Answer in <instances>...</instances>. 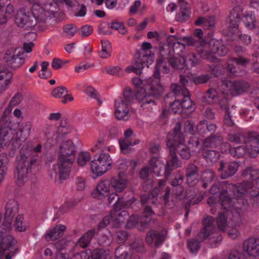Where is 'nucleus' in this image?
<instances>
[{
	"instance_id": "1",
	"label": "nucleus",
	"mask_w": 259,
	"mask_h": 259,
	"mask_svg": "<svg viewBox=\"0 0 259 259\" xmlns=\"http://www.w3.org/2000/svg\"><path fill=\"white\" fill-rule=\"evenodd\" d=\"M247 183L235 185L228 184L226 181L213 185L210 189L212 194L217 193L222 188L219 195V200L222 207L226 211V215H231L230 219L235 222L240 221L242 214L246 212L248 203L242 198L249 189H259V170L252 167L245 169L242 174Z\"/></svg>"
},
{
	"instance_id": "2",
	"label": "nucleus",
	"mask_w": 259,
	"mask_h": 259,
	"mask_svg": "<svg viewBox=\"0 0 259 259\" xmlns=\"http://www.w3.org/2000/svg\"><path fill=\"white\" fill-rule=\"evenodd\" d=\"M75 147L70 140L63 142L60 146L58 162L53 165V172L50 174L52 179L58 178L63 181L69 178L71 164L75 158Z\"/></svg>"
},
{
	"instance_id": "3",
	"label": "nucleus",
	"mask_w": 259,
	"mask_h": 259,
	"mask_svg": "<svg viewBox=\"0 0 259 259\" xmlns=\"http://www.w3.org/2000/svg\"><path fill=\"white\" fill-rule=\"evenodd\" d=\"M182 40L188 46H194L202 58L211 62L215 61V54L222 57L228 52L227 48L215 39H212L207 42L204 40H196L192 37H183Z\"/></svg>"
},
{
	"instance_id": "4",
	"label": "nucleus",
	"mask_w": 259,
	"mask_h": 259,
	"mask_svg": "<svg viewBox=\"0 0 259 259\" xmlns=\"http://www.w3.org/2000/svg\"><path fill=\"white\" fill-rule=\"evenodd\" d=\"M51 4L46 5L47 9L35 5L32 12H26L24 9H20L17 12L15 22L17 25L26 29L35 26L37 22H44L48 17L52 15Z\"/></svg>"
},
{
	"instance_id": "5",
	"label": "nucleus",
	"mask_w": 259,
	"mask_h": 259,
	"mask_svg": "<svg viewBox=\"0 0 259 259\" xmlns=\"http://www.w3.org/2000/svg\"><path fill=\"white\" fill-rule=\"evenodd\" d=\"M37 156L31 153L21 154L16 162V183L19 186H22L28 182L31 169L36 162Z\"/></svg>"
},
{
	"instance_id": "6",
	"label": "nucleus",
	"mask_w": 259,
	"mask_h": 259,
	"mask_svg": "<svg viewBox=\"0 0 259 259\" xmlns=\"http://www.w3.org/2000/svg\"><path fill=\"white\" fill-rule=\"evenodd\" d=\"M227 139L236 144L245 143L246 147H249L248 148V154L251 157L254 158L259 154V139L255 132L248 133L245 137L240 133L230 134Z\"/></svg>"
},
{
	"instance_id": "7",
	"label": "nucleus",
	"mask_w": 259,
	"mask_h": 259,
	"mask_svg": "<svg viewBox=\"0 0 259 259\" xmlns=\"http://www.w3.org/2000/svg\"><path fill=\"white\" fill-rule=\"evenodd\" d=\"M135 99V94L129 88H125L123 97H119L114 102L115 116L117 119L126 121L130 118L129 105Z\"/></svg>"
},
{
	"instance_id": "8",
	"label": "nucleus",
	"mask_w": 259,
	"mask_h": 259,
	"mask_svg": "<svg viewBox=\"0 0 259 259\" xmlns=\"http://www.w3.org/2000/svg\"><path fill=\"white\" fill-rule=\"evenodd\" d=\"M164 59V58H162L157 60L153 76L150 77L148 80L147 89L151 90L152 94L154 95H161L164 91L163 86L160 83V72L167 73L169 71V68L167 66Z\"/></svg>"
},
{
	"instance_id": "9",
	"label": "nucleus",
	"mask_w": 259,
	"mask_h": 259,
	"mask_svg": "<svg viewBox=\"0 0 259 259\" xmlns=\"http://www.w3.org/2000/svg\"><path fill=\"white\" fill-rule=\"evenodd\" d=\"M204 227L199 232L198 238L199 241H203L206 239L209 236L210 237V244L211 247H215L218 246L222 241V237L220 235L211 236L215 231L214 225V219L212 217L207 216L203 222Z\"/></svg>"
},
{
	"instance_id": "10",
	"label": "nucleus",
	"mask_w": 259,
	"mask_h": 259,
	"mask_svg": "<svg viewBox=\"0 0 259 259\" xmlns=\"http://www.w3.org/2000/svg\"><path fill=\"white\" fill-rule=\"evenodd\" d=\"M170 136L171 141L175 144V151H177L180 155L182 158L188 159L191 157V153L189 148L185 145V138L183 134L181 132V124L178 122L173 129L172 134H169Z\"/></svg>"
},
{
	"instance_id": "11",
	"label": "nucleus",
	"mask_w": 259,
	"mask_h": 259,
	"mask_svg": "<svg viewBox=\"0 0 259 259\" xmlns=\"http://www.w3.org/2000/svg\"><path fill=\"white\" fill-rule=\"evenodd\" d=\"M149 78L143 81L138 77H135L133 79V83L137 88L144 89V93L145 94L142 97V95L140 93H137L136 96L135 95V97L139 101V103L140 105V107L143 109H146L150 108L152 106L155 104V102L151 97H156L159 95H154L152 93L151 90L147 89V85L148 84V80Z\"/></svg>"
},
{
	"instance_id": "12",
	"label": "nucleus",
	"mask_w": 259,
	"mask_h": 259,
	"mask_svg": "<svg viewBox=\"0 0 259 259\" xmlns=\"http://www.w3.org/2000/svg\"><path fill=\"white\" fill-rule=\"evenodd\" d=\"M112 163V160L109 153H100L91 162V171L96 177L102 176L110 169Z\"/></svg>"
},
{
	"instance_id": "13",
	"label": "nucleus",
	"mask_w": 259,
	"mask_h": 259,
	"mask_svg": "<svg viewBox=\"0 0 259 259\" xmlns=\"http://www.w3.org/2000/svg\"><path fill=\"white\" fill-rule=\"evenodd\" d=\"M117 209L112 210L109 214L105 217L98 226L99 229L105 228L110 224L113 228H118L128 219V213L127 211H119Z\"/></svg>"
},
{
	"instance_id": "14",
	"label": "nucleus",
	"mask_w": 259,
	"mask_h": 259,
	"mask_svg": "<svg viewBox=\"0 0 259 259\" xmlns=\"http://www.w3.org/2000/svg\"><path fill=\"white\" fill-rule=\"evenodd\" d=\"M203 101L209 104L218 105L223 109L226 107L228 104L226 93L224 90L221 89V85L217 89L211 88L208 89L204 94Z\"/></svg>"
},
{
	"instance_id": "15",
	"label": "nucleus",
	"mask_w": 259,
	"mask_h": 259,
	"mask_svg": "<svg viewBox=\"0 0 259 259\" xmlns=\"http://www.w3.org/2000/svg\"><path fill=\"white\" fill-rule=\"evenodd\" d=\"M13 108L8 105L5 109L0 119V149L3 143L5 145L10 142L13 137L10 133L11 131V122L9 119V115L12 112Z\"/></svg>"
},
{
	"instance_id": "16",
	"label": "nucleus",
	"mask_w": 259,
	"mask_h": 259,
	"mask_svg": "<svg viewBox=\"0 0 259 259\" xmlns=\"http://www.w3.org/2000/svg\"><path fill=\"white\" fill-rule=\"evenodd\" d=\"M175 143L171 141L170 136H168L166 142V145L169 149V157L166 161L165 165V170L163 175L165 177L167 178L170 175L171 171L182 166L181 161L179 159L175 151Z\"/></svg>"
},
{
	"instance_id": "17",
	"label": "nucleus",
	"mask_w": 259,
	"mask_h": 259,
	"mask_svg": "<svg viewBox=\"0 0 259 259\" xmlns=\"http://www.w3.org/2000/svg\"><path fill=\"white\" fill-rule=\"evenodd\" d=\"M247 83L243 81L224 80L221 84V89L224 90L226 97L230 93L232 96H237L246 91L249 88Z\"/></svg>"
},
{
	"instance_id": "18",
	"label": "nucleus",
	"mask_w": 259,
	"mask_h": 259,
	"mask_svg": "<svg viewBox=\"0 0 259 259\" xmlns=\"http://www.w3.org/2000/svg\"><path fill=\"white\" fill-rule=\"evenodd\" d=\"M19 211L18 202L14 199H11L8 201L5 207V214L3 222V229L7 230H11L12 222L14 217Z\"/></svg>"
},
{
	"instance_id": "19",
	"label": "nucleus",
	"mask_w": 259,
	"mask_h": 259,
	"mask_svg": "<svg viewBox=\"0 0 259 259\" xmlns=\"http://www.w3.org/2000/svg\"><path fill=\"white\" fill-rule=\"evenodd\" d=\"M118 192H114L108 194V201L109 204H111L115 200L113 205L115 209L120 210L122 208L130 207L132 204L136 201L134 194L133 191H130L129 198L123 196L119 197Z\"/></svg>"
},
{
	"instance_id": "20",
	"label": "nucleus",
	"mask_w": 259,
	"mask_h": 259,
	"mask_svg": "<svg viewBox=\"0 0 259 259\" xmlns=\"http://www.w3.org/2000/svg\"><path fill=\"white\" fill-rule=\"evenodd\" d=\"M171 89L176 96L183 97L181 102L182 110L193 108V102L191 100L190 93L186 88H182L178 84H172L171 85Z\"/></svg>"
},
{
	"instance_id": "21",
	"label": "nucleus",
	"mask_w": 259,
	"mask_h": 259,
	"mask_svg": "<svg viewBox=\"0 0 259 259\" xmlns=\"http://www.w3.org/2000/svg\"><path fill=\"white\" fill-rule=\"evenodd\" d=\"M242 249L250 256H259V238L250 237L245 240L242 244Z\"/></svg>"
},
{
	"instance_id": "22",
	"label": "nucleus",
	"mask_w": 259,
	"mask_h": 259,
	"mask_svg": "<svg viewBox=\"0 0 259 259\" xmlns=\"http://www.w3.org/2000/svg\"><path fill=\"white\" fill-rule=\"evenodd\" d=\"M14 50H8L4 58L7 65L13 69H17L20 67L24 63V59L21 55L16 54Z\"/></svg>"
},
{
	"instance_id": "23",
	"label": "nucleus",
	"mask_w": 259,
	"mask_h": 259,
	"mask_svg": "<svg viewBox=\"0 0 259 259\" xmlns=\"http://www.w3.org/2000/svg\"><path fill=\"white\" fill-rule=\"evenodd\" d=\"M239 167V164L235 161L225 162L224 161L220 162V166L218 170L220 172V177L222 179H226L234 175Z\"/></svg>"
},
{
	"instance_id": "24",
	"label": "nucleus",
	"mask_w": 259,
	"mask_h": 259,
	"mask_svg": "<svg viewBox=\"0 0 259 259\" xmlns=\"http://www.w3.org/2000/svg\"><path fill=\"white\" fill-rule=\"evenodd\" d=\"M110 185L108 180L100 181L97 185L95 189L92 193L93 198L97 199H103L108 195L110 192Z\"/></svg>"
},
{
	"instance_id": "25",
	"label": "nucleus",
	"mask_w": 259,
	"mask_h": 259,
	"mask_svg": "<svg viewBox=\"0 0 259 259\" xmlns=\"http://www.w3.org/2000/svg\"><path fill=\"white\" fill-rule=\"evenodd\" d=\"M110 185L116 192H122L127 186V178L123 172H119L117 176L111 178Z\"/></svg>"
},
{
	"instance_id": "26",
	"label": "nucleus",
	"mask_w": 259,
	"mask_h": 259,
	"mask_svg": "<svg viewBox=\"0 0 259 259\" xmlns=\"http://www.w3.org/2000/svg\"><path fill=\"white\" fill-rule=\"evenodd\" d=\"M186 183L190 187L194 186L198 182L199 175L197 166L193 163L189 164L186 168Z\"/></svg>"
},
{
	"instance_id": "27",
	"label": "nucleus",
	"mask_w": 259,
	"mask_h": 259,
	"mask_svg": "<svg viewBox=\"0 0 259 259\" xmlns=\"http://www.w3.org/2000/svg\"><path fill=\"white\" fill-rule=\"evenodd\" d=\"M95 233L96 232L94 229H91L88 231L80 238L78 239L74 247L69 250L70 251H77L78 247H87L90 243L91 240L95 235Z\"/></svg>"
},
{
	"instance_id": "28",
	"label": "nucleus",
	"mask_w": 259,
	"mask_h": 259,
	"mask_svg": "<svg viewBox=\"0 0 259 259\" xmlns=\"http://www.w3.org/2000/svg\"><path fill=\"white\" fill-rule=\"evenodd\" d=\"M13 75V73L8 69H0V95L11 84Z\"/></svg>"
},
{
	"instance_id": "29",
	"label": "nucleus",
	"mask_w": 259,
	"mask_h": 259,
	"mask_svg": "<svg viewBox=\"0 0 259 259\" xmlns=\"http://www.w3.org/2000/svg\"><path fill=\"white\" fill-rule=\"evenodd\" d=\"M66 227L59 225L51 229L44 235V238L47 241H54L60 238L63 235Z\"/></svg>"
},
{
	"instance_id": "30",
	"label": "nucleus",
	"mask_w": 259,
	"mask_h": 259,
	"mask_svg": "<svg viewBox=\"0 0 259 259\" xmlns=\"http://www.w3.org/2000/svg\"><path fill=\"white\" fill-rule=\"evenodd\" d=\"M166 40L168 46L172 47V52L176 55L182 53L185 49V45L179 41L182 40V38H179L176 35L168 36Z\"/></svg>"
},
{
	"instance_id": "31",
	"label": "nucleus",
	"mask_w": 259,
	"mask_h": 259,
	"mask_svg": "<svg viewBox=\"0 0 259 259\" xmlns=\"http://www.w3.org/2000/svg\"><path fill=\"white\" fill-rule=\"evenodd\" d=\"M180 10V12L177 14L176 20L180 22L186 21L189 18L191 11L188 4L185 0H179Z\"/></svg>"
},
{
	"instance_id": "32",
	"label": "nucleus",
	"mask_w": 259,
	"mask_h": 259,
	"mask_svg": "<svg viewBox=\"0 0 259 259\" xmlns=\"http://www.w3.org/2000/svg\"><path fill=\"white\" fill-rule=\"evenodd\" d=\"M150 168L157 176H161L163 174L164 161L158 157H152L149 161Z\"/></svg>"
},
{
	"instance_id": "33",
	"label": "nucleus",
	"mask_w": 259,
	"mask_h": 259,
	"mask_svg": "<svg viewBox=\"0 0 259 259\" xmlns=\"http://www.w3.org/2000/svg\"><path fill=\"white\" fill-rule=\"evenodd\" d=\"M223 142V139L221 136H215L214 135H211L210 136L206 138L201 147V151L207 150L208 148H215L220 145Z\"/></svg>"
},
{
	"instance_id": "34",
	"label": "nucleus",
	"mask_w": 259,
	"mask_h": 259,
	"mask_svg": "<svg viewBox=\"0 0 259 259\" xmlns=\"http://www.w3.org/2000/svg\"><path fill=\"white\" fill-rule=\"evenodd\" d=\"M146 240L147 242L150 244H152L155 240V245L156 247H158L164 241V236L158 231L151 230L147 233Z\"/></svg>"
},
{
	"instance_id": "35",
	"label": "nucleus",
	"mask_w": 259,
	"mask_h": 259,
	"mask_svg": "<svg viewBox=\"0 0 259 259\" xmlns=\"http://www.w3.org/2000/svg\"><path fill=\"white\" fill-rule=\"evenodd\" d=\"M201 151L204 158L208 163H216L220 158L221 154L216 150H208Z\"/></svg>"
},
{
	"instance_id": "36",
	"label": "nucleus",
	"mask_w": 259,
	"mask_h": 259,
	"mask_svg": "<svg viewBox=\"0 0 259 259\" xmlns=\"http://www.w3.org/2000/svg\"><path fill=\"white\" fill-rule=\"evenodd\" d=\"M240 8H235L230 13L229 16L230 27L237 29L238 23L241 16V12Z\"/></svg>"
},
{
	"instance_id": "37",
	"label": "nucleus",
	"mask_w": 259,
	"mask_h": 259,
	"mask_svg": "<svg viewBox=\"0 0 259 259\" xmlns=\"http://www.w3.org/2000/svg\"><path fill=\"white\" fill-rule=\"evenodd\" d=\"M182 54L175 55V56L168 59V62L171 66L176 69L182 70L184 69V59L182 56Z\"/></svg>"
},
{
	"instance_id": "38",
	"label": "nucleus",
	"mask_w": 259,
	"mask_h": 259,
	"mask_svg": "<svg viewBox=\"0 0 259 259\" xmlns=\"http://www.w3.org/2000/svg\"><path fill=\"white\" fill-rule=\"evenodd\" d=\"M120 148L122 153H128L131 150V147L139 143V140H127L126 139H120L119 140Z\"/></svg>"
},
{
	"instance_id": "39",
	"label": "nucleus",
	"mask_w": 259,
	"mask_h": 259,
	"mask_svg": "<svg viewBox=\"0 0 259 259\" xmlns=\"http://www.w3.org/2000/svg\"><path fill=\"white\" fill-rule=\"evenodd\" d=\"M113 149V147L112 146H109L106 143V141L102 138H99L96 144L95 147L91 149L93 152H96L97 150H99L101 153L110 152Z\"/></svg>"
},
{
	"instance_id": "40",
	"label": "nucleus",
	"mask_w": 259,
	"mask_h": 259,
	"mask_svg": "<svg viewBox=\"0 0 259 259\" xmlns=\"http://www.w3.org/2000/svg\"><path fill=\"white\" fill-rule=\"evenodd\" d=\"M101 45V50L99 52V56L103 59L110 57L112 52V47L110 41L107 40H102Z\"/></svg>"
},
{
	"instance_id": "41",
	"label": "nucleus",
	"mask_w": 259,
	"mask_h": 259,
	"mask_svg": "<svg viewBox=\"0 0 259 259\" xmlns=\"http://www.w3.org/2000/svg\"><path fill=\"white\" fill-rule=\"evenodd\" d=\"M184 59L185 67L188 68L195 66L200 63L199 59L193 53H189Z\"/></svg>"
},
{
	"instance_id": "42",
	"label": "nucleus",
	"mask_w": 259,
	"mask_h": 259,
	"mask_svg": "<svg viewBox=\"0 0 259 259\" xmlns=\"http://www.w3.org/2000/svg\"><path fill=\"white\" fill-rule=\"evenodd\" d=\"M195 24L196 25L202 24L205 29H210L214 26V19L213 17H199L195 21Z\"/></svg>"
},
{
	"instance_id": "43",
	"label": "nucleus",
	"mask_w": 259,
	"mask_h": 259,
	"mask_svg": "<svg viewBox=\"0 0 259 259\" xmlns=\"http://www.w3.org/2000/svg\"><path fill=\"white\" fill-rule=\"evenodd\" d=\"M108 250L97 248L92 251L91 259H110Z\"/></svg>"
},
{
	"instance_id": "44",
	"label": "nucleus",
	"mask_w": 259,
	"mask_h": 259,
	"mask_svg": "<svg viewBox=\"0 0 259 259\" xmlns=\"http://www.w3.org/2000/svg\"><path fill=\"white\" fill-rule=\"evenodd\" d=\"M14 226L17 231L22 232L25 231L29 227V224L24 221L23 215H18L15 219Z\"/></svg>"
},
{
	"instance_id": "45",
	"label": "nucleus",
	"mask_w": 259,
	"mask_h": 259,
	"mask_svg": "<svg viewBox=\"0 0 259 259\" xmlns=\"http://www.w3.org/2000/svg\"><path fill=\"white\" fill-rule=\"evenodd\" d=\"M130 248L133 252L139 253L144 252L145 249L142 239L141 238L136 239L131 243Z\"/></svg>"
},
{
	"instance_id": "46",
	"label": "nucleus",
	"mask_w": 259,
	"mask_h": 259,
	"mask_svg": "<svg viewBox=\"0 0 259 259\" xmlns=\"http://www.w3.org/2000/svg\"><path fill=\"white\" fill-rule=\"evenodd\" d=\"M247 147L248 148L249 147ZM246 152L248 153V149L246 150V148L242 146L232 148L231 149H230L231 155L234 158H237L243 156Z\"/></svg>"
},
{
	"instance_id": "47",
	"label": "nucleus",
	"mask_w": 259,
	"mask_h": 259,
	"mask_svg": "<svg viewBox=\"0 0 259 259\" xmlns=\"http://www.w3.org/2000/svg\"><path fill=\"white\" fill-rule=\"evenodd\" d=\"M217 224L220 230L222 231H225L227 227V220L225 212L219 214L217 220Z\"/></svg>"
},
{
	"instance_id": "48",
	"label": "nucleus",
	"mask_w": 259,
	"mask_h": 259,
	"mask_svg": "<svg viewBox=\"0 0 259 259\" xmlns=\"http://www.w3.org/2000/svg\"><path fill=\"white\" fill-rule=\"evenodd\" d=\"M242 21L246 27L249 29H252L255 27V17L252 14H246L243 17Z\"/></svg>"
},
{
	"instance_id": "49",
	"label": "nucleus",
	"mask_w": 259,
	"mask_h": 259,
	"mask_svg": "<svg viewBox=\"0 0 259 259\" xmlns=\"http://www.w3.org/2000/svg\"><path fill=\"white\" fill-rule=\"evenodd\" d=\"M214 172L211 170H207L203 172L202 180L203 181V186L207 187L208 183H210L214 177Z\"/></svg>"
},
{
	"instance_id": "50",
	"label": "nucleus",
	"mask_w": 259,
	"mask_h": 259,
	"mask_svg": "<svg viewBox=\"0 0 259 259\" xmlns=\"http://www.w3.org/2000/svg\"><path fill=\"white\" fill-rule=\"evenodd\" d=\"M115 259H131L128 253L124 250L123 246H120L115 251Z\"/></svg>"
},
{
	"instance_id": "51",
	"label": "nucleus",
	"mask_w": 259,
	"mask_h": 259,
	"mask_svg": "<svg viewBox=\"0 0 259 259\" xmlns=\"http://www.w3.org/2000/svg\"><path fill=\"white\" fill-rule=\"evenodd\" d=\"M70 243V242L65 239H61L57 242L55 246L58 252H66V250Z\"/></svg>"
},
{
	"instance_id": "52",
	"label": "nucleus",
	"mask_w": 259,
	"mask_h": 259,
	"mask_svg": "<svg viewBox=\"0 0 259 259\" xmlns=\"http://www.w3.org/2000/svg\"><path fill=\"white\" fill-rule=\"evenodd\" d=\"M92 251L90 249H86L80 252L75 253L70 259H91Z\"/></svg>"
},
{
	"instance_id": "53",
	"label": "nucleus",
	"mask_w": 259,
	"mask_h": 259,
	"mask_svg": "<svg viewBox=\"0 0 259 259\" xmlns=\"http://www.w3.org/2000/svg\"><path fill=\"white\" fill-rule=\"evenodd\" d=\"M90 154L88 152H81L78 157L77 162L79 165L83 166L91 160Z\"/></svg>"
},
{
	"instance_id": "54",
	"label": "nucleus",
	"mask_w": 259,
	"mask_h": 259,
	"mask_svg": "<svg viewBox=\"0 0 259 259\" xmlns=\"http://www.w3.org/2000/svg\"><path fill=\"white\" fill-rule=\"evenodd\" d=\"M181 101L179 99L176 100L170 105L169 112L171 113L176 114L182 111Z\"/></svg>"
},
{
	"instance_id": "55",
	"label": "nucleus",
	"mask_w": 259,
	"mask_h": 259,
	"mask_svg": "<svg viewBox=\"0 0 259 259\" xmlns=\"http://www.w3.org/2000/svg\"><path fill=\"white\" fill-rule=\"evenodd\" d=\"M63 30L67 37H71L76 33L77 28L74 25L70 24L64 26Z\"/></svg>"
},
{
	"instance_id": "56",
	"label": "nucleus",
	"mask_w": 259,
	"mask_h": 259,
	"mask_svg": "<svg viewBox=\"0 0 259 259\" xmlns=\"http://www.w3.org/2000/svg\"><path fill=\"white\" fill-rule=\"evenodd\" d=\"M184 130L185 133H189L192 135L196 134V127H195L194 123L190 120L185 122Z\"/></svg>"
},
{
	"instance_id": "57",
	"label": "nucleus",
	"mask_w": 259,
	"mask_h": 259,
	"mask_svg": "<svg viewBox=\"0 0 259 259\" xmlns=\"http://www.w3.org/2000/svg\"><path fill=\"white\" fill-rule=\"evenodd\" d=\"M67 93V90L64 87H58L53 90L52 92V96L56 98L63 97L64 95Z\"/></svg>"
},
{
	"instance_id": "58",
	"label": "nucleus",
	"mask_w": 259,
	"mask_h": 259,
	"mask_svg": "<svg viewBox=\"0 0 259 259\" xmlns=\"http://www.w3.org/2000/svg\"><path fill=\"white\" fill-rule=\"evenodd\" d=\"M250 197L249 198L250 202L253 207L259 206V192L253 189L252 191L250 192Z\"/></svg>"
},
{
	"instance_id": "59",
	"label": "nucleus",
	"mask_w": 259,
	"mask_h": 259,
	"mask_svg": "<svg viewBox=\"0 0 259 259\" xmlns=\"http://www.w3.org/2000/svg\"><path fill=\"white\" fill-rule=\"evenodd\" d=\"M207 121L206 120L200 121L196 127V134L198 133L200 136H204L207 134Z\"/></svg>"
},
{
	"instance_id": "60",
	"label": "nucleus",
	"mask_w": 259,
	"mask_h": 259,
	"mask_svg": "<svg viewBox=\"0 0 259 259\" xmlns=\"http://www.w3.org/2000/svg\"><path fill=\"white\" fill-rule=\"evenodd\" d=\"M231 61L232 58H231L228 60V70L232 74H234L235 75H239L238 72V65H236L235 61L231 62Z\"/></svg>"
},
{
	"instance_id": "61",
	"label": "nucleus",
	"mask_w": 259,
	"mask_h": 259,
	"mask_svg": "<svg viewBox=\"0 0 259 259\" xmlns=\"http://www.w3.org/2000/svg\"><path fill=\"white\" fill-rule=\"evenodd\" d=\"M105 71L107 74L112 75H119L122 73V69L118 66H107Z\"/></svg>"
},
{
	"instance_id": "62",
	"label": "nucleus",
	"mask_w": 259,
	"mask_h": 259,
	"mask_svg": "<svg viewBox=\"0 0 259 259\" xmlns=\"http://www.w3.org/2000/svg\"><path fill=\"white\" fill-rule=\"evenodd\" d=\"M142 218H140L136 214L132 215L131 217H128V219L127 220V227L128 228H132L135 227L140 220Z\"/></svg>"
},
{
	"instance_id": "63",
	"label": "nucleus",
	"mask_w": 259,
	"mask_h": 259,
	"mask_svg": "<svg viewBox=\"0 0 259 259\" xmlns=\"http://www.w3.org/2000/svg\"><path fill=\"white\" fill-rule=\"evenodd\" d=\"M188 247L192 253L197 252L200 248L199 243L194 239H190L188 241Z\"/></svg>"
},
{
	"instance_id": "64",
	"label": "nucleus",
	"mask_w": 259,
	"mask_h": 259,
	"mask_svg": "<svg viewBox=\"0 0 259 259\" xmlns=\"http://www.w3.org/2000/svg\"><path fill=\"white\" fill-rule=\"evenodd\" d=\"M128 238V233L126 231L120 230L116 233L115 238L119 243L124 242Z\"/></svg>"
}]
</instances>
